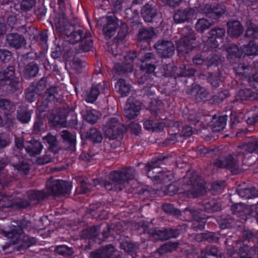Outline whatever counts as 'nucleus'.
<instances>
[{
	"mask_svg": "<svg viewBox=\"0 0 258 258\" xmlns=\"http://www.w3.org/2000/svg\"><path fill=\"white\" fill-rule=\"evenodd\" d=\"M72 184L70 182L62 180H55L49 181L47 184V191L49 195H65L70 194Z\"/></svg>",
	"mask_w": 258,
	"mask_h": 258,
	"instance_id": "obj_7",
	"label": "nucleus"
},
{
	"mask_svg": "<svg viewBox=\"0 0 258 258\" xmlns=\"http://www.w3.org/2000/svg\"><path fill=\"white\" fill-rule=\"evenodd\" d=\"M79 42H80L79 45L75 48V53L76 54L89 52L92 50L93 42L91 33H88V36Z\"/></svg>",
	"mask_w": 258,
	"mask_h": 258,
	"instance_id": "obj_20",
	"label": "nucleus"
},
{
	"mask_svg": "<svg viewBox=\"0 0 258 258\" xmlns=\"http://www.w3.org/2000/svg\"><path fill=\"white\" fill-rule=\"evenodd\" d=\"M225 187V182L223 181L214 182L212 185L210 190L212 194L216 195L221 193Z\"/></svg>",
	"mask_w": 258,
	"mask_h": 258,
	"instance_id": "obj_59",
	"label": "nucleus"
},
{
	"mask_svg": "<svg viewBox=\"0 0 258 258\" xmlns=\"http://www.w3.org/2000/svg\"><path fill=\"white\" fill-rule=\"evenodd\" d=\"M225 9L224 7L217 5L208 8L206 12V16L214 21L221 17L225 13Z\"/></svg>",
	"mask_w": 258,
	"mask_h": 258,
	"instance_id": "obj_38",
	"label": "nucleus"
},
{
	"mask_svg": "<svg viewBox=\"0 0 258 258\" xmlns=\"http://www.w3.org/2000/svg\"><path fill=\"white\" fill-rule=\"evenodd\" d=\"M140 109V102L133 98H130L124 107V113L127 118L132 119L138 115Z\"/></svg>",
	"mask_w": 258,
	"mask_h": 258,
	"instance_id": "obj_14",
	"label": "nucleus"
},
{
	"mask_svg": "<svg viewBox=\"0 0 258 258\" xmlns=\"http://www.w3.org/2000/svg\"><path fill=\"white\" fill-rule=\"evenodd\" d=\"M209 35L211 36L209 38L207 44L213 42L212 44L210 45L211 48L217 47L219 45L218 42L215 40L216 38H222L225 36V30L223 28L218 27L211 29L209 32Z\"/></svg>",
	"mask_w": 258,
	"mask_h": 258,
	"instance_id": "obj_25",
	"label": "nucleus"
},
{
	"mask_svg": "<svg viewBox=\"0 0 258 258\" xmlns=\"http://www.w3.org/2000/svg\"><path fill=\"white\" fill-rule=\"evenodd\" d=\"M121 252L116 249L112 244L97 249L90 253L91 258H119Z\"/></svg>",
	"mask_w": 258,
	"mask_h": 258,
	"instance_id": "obj_11",
	"label": "nucleus"
},
{
	"mask_svg": "<svg viewBox=\"0 0 258 258\" xmlns=\"http://www.w3.org/2000/svg\"><path fill=\"white\" fill-rule=\"evenodd\" d=\"M88 33H90V32H84L83 28L81 26L75 25L67 36L68 41L71 44H76L85 37H87Z\"/></svg>",
	"mask_w": 258,
	"mask_h": 258,
	"instance_id": "obj_16",
	"label": "nucleus"
},
{
	"mask_svg": "<svg viewBox=\"0 0 258 258\" xmlns=\"http://www.w3.org/2000/svg\"><path fill=\"white\" fill-rule=\"evenodd\" d=\"M226 50L229 56L231 58L233 57H240L242 54V47L240 49L236 45H229Z\"/></svg>",
	"mask_w": 258,
	"mask_h": 258,
	"instance_id": "obj_57",
	"label": "nucleus"
},
{
	"mask_svg": "<svg viewBox=\"0 0 258 258\" xmlns=\"http://www.w3.org/2000/svg\"><path fill=\"white\" fill-rule=\"evenodd\" d=\"M41 64L38 59L26 64L23 70V76L27 79L30 80L36 77L39 72V66Z\"/></svg>",
	"mask_w": 258,
	"mask_h": 258,
	"instance_id": "obj_15",
	"label": "nucleus"
},
{
	"mask_svg": "<svg viewBox=\"0 0 258 258\" xmlns=\"http://www.w3.org/2000/svg\"><path fill=\"white\" fill-rule=\"evenodd\" d=\"M175 47L171 41L162 40V57L168 58L174 54Z\"/></svg>",
	"mask_w": 258,
	"mask_h": 258,
	"instance_id": "obj_44",
	"label": "nucleus"
},
{
	"mask_svg": "<svg viewBox=\"0 0 258 258\" xmlns=\"http://www.w3.org/2000/svg\"><path fill=\"white\" fill-rule=\"evenodd\" d=\"M235 73L242 79L244 78L250 77L251 72H250V67L243 63H239L237 67L234 68Z\"/></svg>",
	"mask_w": 258,
	"mask_h": 258,
	"instance_id": "obj_46",
	"label": "nucleus"
},
{
	"mask_svg": "<svg viewBox=\"0 0 258 258\" xmlns=\"http://www.w3.org/2000/svg\"><path fill=\"white\" fill-rule=\"evenodd\" d=\"M246 30L245 36L251 38H256L258 36V28L252 24L250 21H246Z\"/></svg>",
	"mask_w": 258,
	"mask_h": 258,
	"instance_id": "obj_48",
	"label": "nucleus"
},
{
	"mask_svg": "<svg viewBox=\"0 0 258 258\" xmlns=\"http://www.w3.org/2000/svg\"><path fill=\"white\" fill-rule=\"evenodd\" d=\"M113 68L116 73L121 75L132 73L133 71V65L131 62L125 61V62L122 63H116Z\"/></svg>",
	"mask_w": 258,
	"mask_h": 258,
	"instance_id": "obj_43",
	"label": "nucleus"
},
{
	"mask_svg": "<svg viewBox=\"0 0 258 258\" xmlns=\"http://www.w3.org/2000/svg\"><path fill=\"white\" fill-rule=\"evenodd\" d=\"M27 196L32 206L36 205L47 198L49 196L46 189L30 190L27 192Z\"/></svg>",
	"mask_w": 258,
	"mask_h": 258,
	"instance_id": "obj_17",
	"label": "nucleus"
},
{
	"mask_svg": "<svg viewBox=\"0 0 258 258\" xmlns=\"http://www.w3.org/2000/svg\"><path fill=\"white\" fill-rule=\"evenodd\" d=\"M189 93L197 102L205 101L210 98L209 92L205 88L198 85L194 86Z\"/></svg>",
	"mask_w": 258,
	"mask_h": 258,
	"instance_id": "obj_18",
	"label": "nucleus"
},
{
	"mask_svg": "<svg viewBox=\"0 0 258 258\" xmlns=\"http://www.w3.org/2000/svg\"><path fill=\"white\" fill-rule=\"evenodd\" d=\"M17 224L18 227L15 226L16 228L12 230L11 231L8 232L3 231L2 232L5 237L10 239V241L13 244L18 243L19 239L21 238L23 233V229L28 228L31 226L30 221L27 220L25 219L19 221Z\"/></svg>",
	"mask_w": 258,
	"mask_h": 258,
	"instance_id": "obj_9",
	"label": "nucleus"
},
{
	"mask_svg": "<svg viewBox=\"0 0 258 258\" xmlns=\"http://www.w3.org/2000/svg\"><path fill=\"white\" fill-rule=\"evenodd\" d=\"M1 80L9 81V85L13 91L19 90L21 88L22 79L15 76V66L14 64H10L2 69L0 72Z\"/></svg>",
	"mask_w": 258,
	"mask_h": 258,
	"instance_id": "obj_6",
	"label": "nucleus"
},
{
	"mask_svg": "<svg viewBox=\"0 0 258 258\" xmlns=\"http://www.w3.org/2000/svg\"><path fill=\"white\" fill-rule=\"evenodd\" d=\"M85 67V62L78 58H74L72 61V69L77 73H80L82 72L83 68Z\"/></svg>",
	"mask_w": 258,
	"mask_h": 258,
	"instance_id": "obj_60",
	"label": "nucleus"
},
{
	"mask_svg": "<svg viewBox=\"0 0 258 258\" xmlns=\"http://www.w3.org/2000/svg\"><path fill=\"white\" fill-rule=\"evenodd\" d=\"M161 160L153 159L148 162L145 166L148 177L153 179L156 183L160 182V173H161Z\"/></svg>",
	"mask_w": 258,
	"mask_h": 258,
	"instance_id": "obj_12",
	"label": "nucleus"
},
{
	"mask_svg": "<svg viewBox=\"0 0 258 258\" xmlns=\"http://www.w3.org/2000/svg\"><path fill=\"white\" fill-rule=\"evenodd\" d=\"M62 142L67 146V148L72 151L76 149V136L67 130L59 133Z\"/></svg>",
	"mask_w": 258,
	"mask_h": 258,
	"instance_id": "obj_23",
	"label": "nucleus"
},
{
	"mask_svg": "<svg viewBox=\"0 0 258 258\" xmlns=\"http://www.w3.org/2000/svg\"><path fill=\"white\" fill-rule=\"evenodd\" d=\"M57 153H54L53 151L49 150L46 154L42 157L38 158L36 160V163L39 165H43L53 161L54 159V154Z\"/></svg>",
	"mask_w": 258,
	"mask_h": 258,
	"instance_id": "obj_51",
	"label": "nucleus"
},
{
	"mask_svg": "<svg viewBox=\"0 0 258 258\" xmlns=\"http://www.w3.org/2000/svg\"><path fill=\"white\" fill-rule=\"evenodd\" d=\"M72 111L68 108L58 109L57 114L54 117V120L58 124L64 125L67 119L70 118Z\"/></svg>",
	"mask_w": 258,
	"mask_h": 258,
	"instance_id": "obj_42",
	"label": "nucleus"
},
{
	"mask_svg": "<svg viewBox=\"0 0 258 258\" xmlns=\"http://www.w3.org/2000/svg\"><path fill=\"white\" fill-rule=\"evenodd\" d=\"M252 153L258 154V141L239 145L232 154L217 158L214 162V166L226 168L231 172L236 173L239 170L240 162Z\"/></svg>",
	"mask_w": 258,
	"mask_h": 258,
	"instance_id": "obj_1",
	"label": "nucleus"
},
{
	"mask_svg": "<svg viewBox=\"0 0 258 258\" xmlns=\"http://www.w3.org/2000/svg\"><path fill=\"white\" fill-rule=\"evenodd\" d=\"M218 152L217 148L208 149L202 146L199 147L197 150V153L200 156L213 157L217 155Z\"/></svg>",
	"mask_w": 258,
	"mask_h": 258,
	"instance_id": "obj_49",
	"label": "nucleus"
},
{
	"mask_svg": "<svg viewBox=\"0 0 258 258\" xmlns=\"http://www.w3.org/2000/svg\"><path fill=\"white\" fill-rule=\"evenodd\" d=\"M54 22L56 32L60 35L67 36L75 25L70 23L63 12L56 15Z\"/></svg>",
	"mask_w": 258,
	"mask_h": 258,
	"instance_id": "obj_10",
	"label": "nucleus"
},
{
	"mask_svg": "<svg viewBox=\"0 0 258 258\" xmlns=\"http://www.w3.org/2000/svg\"><path fill=\"white\" fill-rule=\"evenodd\" d=\"M22 239V243L18 245L13 247L16 251H23L26 249L27 248L35 244L37 241V239L35 237H30L28 235H22L21 238L19 239L18 243Z\"/></svg>",
	"mask_w": 258,
	"mask_h": 258,
	"instance_id": "obj_29",
	"label": "nucleus"
},
{
	"mask_svg": "<svg viewBox=\"0 0 258 258\" xmlns=\"http://www.w3.org/2000/svg\"><path fill=\"white\" fill-rule=\"evenodd\" d=\"M40 95V93H37V92L35 91L33 86V83H32L25 90V98L29 103L35 101L37 97Z\"/></svg>",
	"mask_w": 258,
	"mask_h": 258,
	"instance_id": "obj_47",
	"label": "nucleus"
},
{
	"mask_svg": "<svg viewBox=\"0 0 258 258\" xmlns=\"http://www.w3.org/2000/svg\"><path fill=\"white\" fill-rule=\"evenodd\" d=\"M121 225L119 224L116 225L114 224L106 225L103 229H102V225L93 226L82 230L80 235L82 238H88L89 242L94 241L96 243L101 244L108 237L112 229H115L116 230H120L119 227Z\"/></svg>",
	"mask_w": 258,
	"mask_h": 258,
	"instance_id": "obj_3",
	"label": "nucleus"
},
{
	"mask_svg": "<svg viewBox=\"0 0 258 258\" xmlns=\"http://www.w3.org/2000/svg\"><path fill=\"white\" fill-rule=\"evenodd\" d=\"M180 192L183 193L188 198H195L202 195L205 188L203 181L197 172L188 171L181 182Z\"/></svg>",
	"mask_w": 258,
	"mask_h": 258,
	"instance_id": "obj_2",
	"label": "nucleus"
},
{
	"mask_svg": "<svg viewBox=\"0 0 258 258\" xmlns=\"http://www.w3.org/2000/svg\"><path fill=\"white\" fill-rule=\"evenodd\" d=\"M135 170L131 167H127L122 170H115L109 174L110 180L114 182L117 186L121 185V189L125 187L128 181L134 178Z\"/></svg>",
	"mask_w": 258,
	"mask_h": 258,
	"instance_id": "obj_5",
	"label": "nucleus"
},
{
	"mask_svg": "<svg viewBox=\"0 0 258 258\" xmlns=\"http://www.w3.org/2000/svg\"><path fill=\"white\" fill-rule=\"evenodd\" d=\"M15 106L12 102L5 98L0 99V110L3 111L6 115L7 120H13L9 117V115L15 111Z\"/></svg>",
	"mask_w": 258,
	"mask_h": 258,
	"instance_id": "obj_31",
	"label": "nucleus"
},
{
	"mask_svg": "<svg viewBox=\"0 0 258 258\" xmlns=\"http://www.w3.org/2000/svg\"><path fill=\"white\" fill-rule=\"evenodd\" d=\"M54 251L63 256H71L74 253L72 248L65 245H58L55 247Z\"/></svg>",
	"mask_w": 258,
	"mask_h": 258,
	"instance_id": "obj_53",
	"label": "nucleus"
},
{
	"mask_svg": "<svg viewBox=\"0 0 258 258\" xmlns=\"http://www.w3.org/2000/svg\"><path fill=\"white\" fill-rule=\"evenodd\" d=\"M215 23V21L212 19L201 18L197 22L195 29L197 32L203 33L213 26Z\"/></svg>",
	"mask_w": 258,
	"mask_h": 258,
	"instance_id": "obj_36",
	"label": "nucleus"
},
{
	"mask_svg": "<svg viewBox=\"0 0 258 258\" xmlns=\"http://www.w3.org/2000/svg\"><path fill=\"white\" fill-rule=\"evenodd\" d=\"M202 257L213 256L216 257H221L222 252L215 245H210L203 248L201 251Z\"/></svg>",
	"mask_w": 258,
	"mask_h": 258,
	"instance_id": "obj_40",
	"label": "nucleus"
},
{
	"mask_svg": "<svg viewBox=\"0 0 258 258\" xmlns=\"http://www.w3.org/2000/svg\"><path fill=\"white\" fill-rule=\"evenodd\" d=\"M221 61L220 56L214 54L208 56L205 60V63L208 67L217 66Z\"/></svg>",
	"mask_w": 258,
	"mask_h": 258,
	"instance_id": "obj_61",
	"label": "nucleus"
},
{
	"mask_svg": "<svg viewBox=\"0 0 258 258\" xmlns=\"http://www.w3.org/2000/svg\"><path fill=\"white\" fill-rule=\"evenodd\" d=\"M83 117L87 122L90 124L95 123L98 119V115L91 110L85 111L83 114Z\"/></svg>",
	"mask_w": 258,
	"mask_h": 258,
	"instance_id": "obj_56",
	"label": "nucleus"
},
{
	"mask_svg": "<svg viewBox=\"0 0 258 258\" xmlns=\"http://www.w3.org/2000/svg\"><path fill=\"white\" fill-rule=\"evenodd\" d=\"M48 79V77L44 76L41 78L36 84L33 83V86L35 91L37 92V93H40L41 95L42 94V92L46 88Z\"/></svg>",
	"mask_w": 258,
	"mask_h": 258,
	"instance_id": "obj_54",
	"label": "nucleus"
},
{
	"mask_svg": "<svg viewBox=\"0 0 258 258\" xmlns=\"http://www.w3.org/2000/svg\"><path fill=\"white\" fill-rule=\"evenodd\" d=\"M118 19L114 16L107 17V23L104 26L103 30L104 34L108 38L114 35L117 29Z\"/></svg>",
	"mask_w": 258,
	"mask_h": 258,
	"instance_id": "obj_19",
	"label": "nucleus"
},
{
	"mask_svg": "<svg viewBox=\"0 0 258 258\" xmlns=\"http://www.w3.org/2000/svg\"><path fill=\"white\" fill-rule=\"evenodd\" d=\"M144 126L147 130L159 132L161 129V123L154 122L152 120H148L144 123Z\"/></svg>",
	"mask_w": 258,
	"mask_h": 258,
	"instance_id": "obj_52",
	"label": "nucleus"
},
{
	"mask_svg": "<svg viewBox=\"0 0 258 258\" xmlns=\"http://www.w3.org/2000/svg\"><path fill=\"white\" fill-rule=\"evenodd\" d=\"M102 89L107 90V85L104 83L102 85L101 84L94 85L93 84L91 89L86 94V101L88 102L93 103L97 99L98 95L103 91Z\"/></svg>",
	"mask_w": 258,
	"mask_h": 258,
	"instance_id": "obj_21",
	"label": "nucleus"
},
{
	"mask_svg": "<svg viewBox=\"0 0 258 258\" xmlns=\"http://www.w3.org/2000/svg\"><path fill=\"white\" fill-rule=\"evenodd\" d=\"M85 138L94 144L100 143L103 139V136L99 130L96 128H91L85 134Z\"/></svg>",
	"mask_w": 258,
	"mask_h": 258,
	"instance_id": "obj_35",
	"label": "nucleus"
},
{
	"mask_svg": "<svg viewBox=\"0 0 258 258\" xmlns=\"http://www.w3.org/2000/svg\"><path fill=\"white\" fill-rule=\"evenodd\" d=\"M208 81L214 87H218L221 82L220 74L209 73L208 77Z\"/></svg>",
	"mask_w": 258,
	"mask_h": 258,
	"instance_id": "obj_64",
	"label": "nucleus"
},
{
	"mask_svg": "<svg viewBox=\"0 0 258 258\" xmlns=\"http://www.w3.org/2000/svg\"><path fill=\"white\" fill-rule=\"evenodd\" d=\"M33 110L30 109L27 106L22 105L17 110L16 118L22 123H28L31 120Z\"/></svg>",
	"mask_w": 258,
	"mask_h": 258,
	"instance_id": "obj_22",
	"label": "nucleus"
},
{
	"mask_svg": "<svg viewBox=\"0 0 258 258\" xmlns=\"http://www.w3.org/2000/svg\"><path fill=\"white\" fill-rule=\"evenodd\" d=\"M183 35L177 42V50L181 53H187L194 47L196 40L195 33L190 26H186L182 29Z\"/></svg>",
	"mask_w": 258,
	"mask_h": 258,
	"instance_id": "obj_4",
	"label": "nucleus"
},
{
	"mask_svg": "<svg viewBox=\"0 0 258 258\" xmlns=\"http://www.w3.org/2000/svg\"><path fill=\"white\" fill-rule=\"evenodd\" d=\"M125 238H128V236L123 235L120 236L119 239L120 248L132 255L133 258H135L133 254L137 252L138 246L131 241L125 240Z\"/></svg>",
	"mask_w": 258,
	"mask_h": 258,
	"instance_id": "obj_27",
	"label": "nucleus"
},
{
	"mask_svg": "<svg viewBox=\"0 0 258 258\" xmlns=\"http://www.w3.org/2000/svg\"><path fill=\"white\" fill-rule=\"evenodd\" d=\"M194 10L191 8L178 10L174 15V20L176 23H181L188 21L194 15Z\"/></svg>",
	"mask_w": 258,
	"mask_h": 258,
	"instance_id": "obj_24",
	"label": "nucleus"
},
{
	"mask_svg": "<svg viewBox=\"0 0 258 258\" xmlns=\"http://www.w3.org/2000/svg\"><path fill=\"white\" fill-rule=\"evenodd\" d=\"M6 42L10 47L19 49L25 47L27 41L25 37L17 33H9L6 35Z\"/></svg>",
	"mask_w": 258,
	"mask_h": 258,
	"instance_id": "obj_13",
	"label": "nucleus"
},
{
	"mask_svg": "<svg viewBox=\"0 0 258 258\" xmlns=\"http://www.w3.org/2000/svg\"><path fill=\"white\" fill-rule=\"evenodd\" d=\"M45 97L46 99L51 102H60L61 100V95L58 92L57 87L51 86L45 91Z\"/></svg>",
	"mask_w": 258,
	"mask_h": 258,
	"instance_id": "obj_37",
	"label": "nucleus"
},
{
	"mask_svg": "<svg viewBox=\"0 0 258 258\" xmlns=\"http://www.w3.org/2000/svg\"><path fill=\"white\" fill-rule=\"evenodd\" d=\"M227 33L231 37H237L243 33V28L238 21L230 20L227 23Z\"/></svg>",
	"mask_w": 258,
	"mask_h": 258,
	"instance_id": "obj_26",
	"label": "nucleus"
},
{
	"mask_svg": "<svg viewBox=\"0 0 258 258\" xmlns=\"http://www.w3.org/2000/svg\"><path fill=\"white\" fill-rule=\"evenodd\" d=\"M196 239L199 241H207L212 242L217 240L215 234L213 233L198 234L196 236Z\"/></svg>",
	"mask_w": 258,
	"mask_h": 258,
	"instance_id": "obj_62",
	"label": "nucleus"
},
{
	"mask_svg": "<svg viewBox=\"0 0 258 258\" xmlns=\"http://www.w3.org/2000/svg\"><path fill=\"white\" fill-rule=\"evenodd\" d=\"M227 120V116L226 115L219 116L218 117L214 115L210 122V126L213 131L220 132L224 128Z\"/></svg>",
	"mask_w": 258,
	"mask_h": 258,
	"instance_id": "obj_28",
	"label": "nucleus"
},
{
	"mask_svg": "<svg viewBox=\"0 0 258 258\" xmlns=\"http://www.w3.org/2000/svg\"><path fill=\"white\" fill-rule=\"evenodd\" d=\"M155 33L153 28H142L138 33L137 39L140 42H146L149 45V42L154 37Z\"/></svg>",
	"mask_w": 258,
	"mask_h": 258,
	"instance_id": "obj_32",
	"label": "nucleus"
},
{
	"mask_svg": "<svg viewBox=\"0 0 258 258\" xmlns=\"http://www.w3.org/2000/svg\"><path fill=\"white\" fill-rule=\"evenodd\" d=\"M179 235V232L177 229L170 228L162 230V240L176 238Z\"/></svg>",
	"mask_w": 258,
	"mask_h": 258,
	"instance_id": "obj_58",
	"label": "nucleus"
},
{
	"mask_svg": "<svg viewBox=\"0 0 258 258\" xmlns=\"http://www.w3.org/2000/svg\"><path fill=\"white\" fill-rule=\"evenodd\" d=\"M161 101L158 99H153L150 102L152 114L157 117L160 113Z\"/></svg>",
	"mask_w": 258,
	"mask_h": 258,
	"instance_id": "obj_55",
	"label": "nucleus"
},
{
	"mask_svg": "<svg viewBox=\"0 0 258 258\" xmlns=\"http://www.w3.org/2000/svg\"><path fill=\"white\" fill-rule=\"evenodd\" d=\"M25 148L30 156H35L41 153L43 146L39 141L33 140L26 143Z\"/></svg>",
	"mask_w": 258,
	"mask_h": 258,
	"instance_id": "obj_30",
	"label": "nucleus"
},
{
	"mask_svg": "<svg viewBox=\"0 0 258 258\" xmlns=\"http://www.w3.org/2000/svg\"><path fill=\"white\" fill-rule=\"evenodd\" d=\"M124 126L118 121L116 118H111L104 128V136L110 140L117 139L124 132Z\"/></svg>",
	"mask_w": 258,
	"mask_h": 258,
	"instance_id": "obj_8",
	"label": "nucleus"
},
{
	"mask_svg": "<svg viewBox=\"0 0 258 258\" xmlns=\"http://www.w3.org/2000/svg\"><path fill=\"white\" fill-rule=\"evenodd\" d=\"M236 191L240 197L245 199H251L258 197V190L254 187L246 188L239 186Z\"/></svg>",
	"mask_w": 258,
	"mask_h": 258,
	"instance_id": "obj_33",
	"label": "nucleus"
},
{
	"mask_svg": "<svg viewBox=\"0 0 258 258\" xmlns=\"http://www.w3.org/2000/svg\"><path fill=\"white\" fill-rule=\"evenodd\" d=\"M141 14L147 22H151L157 15V11L149 4H146L142 9Z\"/></svg>",
	"mask_w": 258,
	"mask_h": 258,
	"instance_id": "obj_34",
	"label": "nucleus"
},
{
	"mask_svg": "<svg viewBox=\"0 0 258 258\" xmlns=\"http://www.w3.org/2000/svg\"><path fill=\"white\" fill-rule=\"evenodd\" d=\"M204 210L207 212L218 211L221 209L220 202L215 200H205L202 202Z\"/></svg>",
	"mask_w": 258,
	"mask_h": 258,
	"instance_id": "obj_39",
	"label": "nucleus"
},
{
	"mask_svg": "<svg viewBox=\"0 0 258 258\" xmlns=\"http://www.w3.org/2000/svg\"><path fill=\"white\" fill-rule=\"evenodd\" d=\"M43 140L49 145V150L54 153H58L60 148L58 146V141L55 136L48 133L46 136L43 137Z\"/></svg>",
	"mask_w": 258,
	"mask_h": 258,
	"instance_id": "obj_41",
	"label": "nucleus"
},
{
	"mask_svg": "<svg viewBox=\"0 0 258 258\" xmlns=\"http://www.w3.org/2000/svg\"><path fill=\"white\" fill-rule=\"evenodd\" d=\"M116 85L119 87V93L122 97L128 95L130 90V85L126 83L124 80L120 79L116 83Z\"/></svg>",
	"mask_w": 258,
	"mask_h": 258,
	"instance_id": "obj_50",
	"label": "nucleus"
},
{
	"mask_svg": "<svg viewBox=\"0 0 258 258\" xmlns=\"http://www.w3.org/2000/svg\"><path fill=\"white\" fill-rule=\"evenodd\" d=\"M43 118L40 116H37L33 125V132L35 134L40 132L43 129Z\"/></svg>",
	"mask_w": 258,
	"mask_h": 258,
	"instance_id": "obj_63",
	"label": "nucleus"
},
{
	"mask_svg": "<svg viewBox=\"0 0 258 258\" xmlns=\"http://www.w3.org/2000/svg\"><path fill=\"white\" fill-rule=\"evenodd\" d=\"M242 51L246 55H255L258 53V43L254 41H250L247 44L242 46Z\"/></svg>",
	"mask_w": 258,
	"mask_h": 258,
	"instance_id": "obj_45",
	"label": "nucleus"
}]
</instances>
